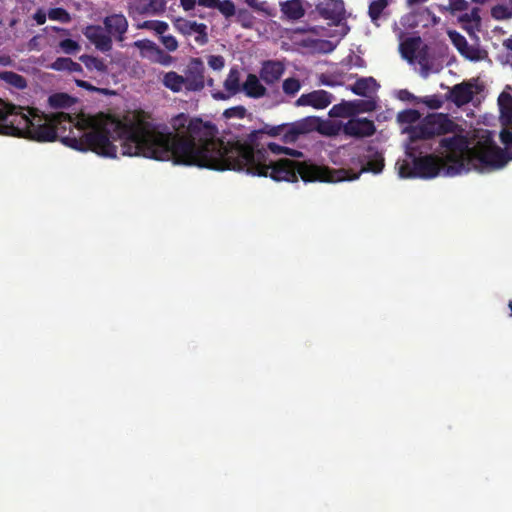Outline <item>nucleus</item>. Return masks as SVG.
<instances>
[{
    "instance_id": "obj_41",
    "label": "nucleus",
    "mask_w": 512,
    "mask_h": 512,
    "mask_svg": "<svg viewBox=\"0 0 512 512\" xmlns=\"http://www.w3.org/2000/svg\"><path fill=\"white\" fill-rule=\"evenodd\" d=\"M491 15L496 20H505L512 17V11L505 5H496L491 9Z\"/></svg>"
},
{
    "instance_id": "obj_25",
    "label": "nucleus",
    "mask_w": 512,
    "mask_h": 512,
    "mask_svg": "<svg viewBox=\"0 0 512 512\" xmlns=\"http://www.w3.org/2000/svg\"><path fill=\"white\" fill-rule=\"evenodd\" d=\"M0 80L18 90H23L27 87L26 78L13 71L0 72Z\"/></svg>"
},
{
    "instance_id": "obj_21",
    "label": "nucleus",
    "mask_w": 512,
    "mask_h": 512,
    "mask_svg": "<svg viewBox=\"0 0 512 512\" xmlns=\"http://www.w3.org/2000/svg\"><path fill=\"white\" fill-rule=\"evenodd\" d=\"M280 10L289 20H299L305 15L302 0H287L280 3Z\"/></svg>"
},
{
    "instance_id": "obj_40",
    "label": "nucleus",
    "mask_w": 512,
    "mask_h": 512,
    "mask_svg": "<svg viewBox=\"0 0 512 512\" xmlns=\"http://www.w3.org/2000/svg\"><path fill=\"white\" fill-rule=\"evenodd\" d=\"M498 105L502 118L512 108V96L509 93L502 92L498 97Z\"/></svg>"
},
{
    "instance_id": "obj_43",
    "label": "nucleus",
    "mask_w": 512,
    "mask_h": 512,
    "mask_svg": "<svg viewBox=\"0 0 512 512\" xmlns=\"http://www.w3.org/2000/svg\"><path fill=\"white\" fill-rule=\"evenodd\" d=\"M172 56L165 53L160 47L157 48L151 60L164 66H168L172 62Z\"/></svg>"
},
{
    "instance_id": "obj_20",
    "label": "nucleus",
    "mask_w": 512,
    "mask_h": 512,
    "mask_svg": "<svg viewBox=\"0 0 512 512\" xmlns=\"http://www.w3.org/2000/svg\"><path fill=\"white\" fill-rule=\"evenodd\" d=\"M449 94V99L458 107L468 104L473 99L472 86L465 82L454 85Z\"/></svg>"
},
{
    "instance_id": "obj_50",
    "label": "nucleus",
    "mask_w": 512,
    "mask_h": 512,
    "mask_svg": "<svg viewBox=\"0 0 512 512\" xmlns=\"http://www.w3.org/2000/svg\"><path fill=\"white\" fill-rule=\"evenodd\" d=\"M450 8L452 11H464L468 7V3L465 0H450Z\"/></svg>"
},
{
    "instance_id": "obj_38",
    "label": "nucleus",
    "mask_w": 512,
    "mask_h": 512,
    "mask_svg": "<svg viewBox=\"0 0 512 512\" xmlns=\"http://www.w3.org/2000/svg\"><path fill=\"white\" fill-rule=\"evenodd\" d=\"M48 17L51 20L67 23L71 20L70 14L64 8H51L48 11Z\"/></svg>"
},
{
    "instance_id": "obj_26",
    "label": "nucleus",
    "mask_w": 512,
    "mask_h": 512,
    "mask_svg": "<svg viewBox=\"0 0 512 512\" xmlns=\"http://www.w3.org/2000/svg\"><path fill=\"white\" fill-rule=\"evenodd\" d=\"M79 60L85 65V67L89 71L96 70L101 74H106L108 72V66L106 65L103 59L85 54L81 55L79 57Z\"/></svg>"
},
{
    "instance_id": "obj_16",
    "label": "nucleus",
    "mask_w": 512,
    "mask_h": 512,
    "mask_svg": "<svg viewBox=\"0 0 512 512\" xmlns=\"http://www.w3.org/2000/svg\"><path fill=\"white\" fill-rule=\"evenodd\" d=\"M224 88L227 93L222 91L212 92V97L215 100H227L241 91L240 72L237 67H232L229 70L227 78L224 81Z\"/></svg>"
},
{
    "instance_id": "obj_32",
    "label": "nucleus",
    "mask_w": 512,
    "mask_h": 512,
    "mask_svg": "<svg viewBox=\"0 0 512 512\" xmlns=\"http://www.w3.org/2000/svg\"><path fill=\"white\" fill-rule=\"evenodd\" d=\"M388 4L389 0H371L368 8V14L371 20H378Z\"/></svg>"
},
{
    "instance_id": "obj_11",
    "label": "nucleus",
    "mask_w": 512,
    "mask_h": 512,
    "mask_svg": "<svg viewBox=\"0 0 512 512\" xmlns=\"http://www.w3.org/2000/svg\"><path fill=\"white\" fill-rule=\"evenodd\" d=\"M375 132L374 121L368 118H351L343 126V133L355 138L370 137Z\"/></svg>"
},
{
    "instance_id": "obj_7",
    "label": "nucleus",
    "mask_w": 512,
    "mask_h": 512,
    "mask_svg": "<svg viewBox=\"0 0 512 512\" xmlns=\"http://www.w3.org/2000/svg\"><path fill=\"white\" fill-rule=\"evenodd\" d=\"M418 149L419 147L416 144H412L411 152L408 153L410 157H413L412 164L404 161L399 166V175L402 178L430 179L436 177L445 161L433 154L416 157L412 152H417Z\"/></svg>"
},
{
    "instance_id": "obj_1",
    "label": "nucleus",
    "mask_w": 512,
    "mask_h": 512,
    "mask_svg": "<svg viewBox=\"0 0 512 512\" xmlns=\"http://www.w3.org/2000/svg\"><path fill=\"white\" fill-rule=\"evenodd\" d=\"M76 118L65 112L52 113V123L57 131V139L78 151H92L99 156L116 158L115 140H121L122 155L143 156L146 158L168 161V157H160L162 140L158 134L168 133V127L157 124L143 117L135 121L123 122L107 117L98 121L95 117Z\"/></svg>"
},
{
    "instance_id": "obj_19",
    "label": "nucleus",
    "mask_w": 512,
    "mask_h": 512,
    "mask_svg": "<svg viewBox=\"0 0 512 512\" xmlns=\"http://www.w3.org/2000/svg\"><path fill=\"white\" fill-rule=\"evenodd\" d=\"M285 71L284 65L280 61L268 60L262 64L260 78L266 84L276 83Z\"/></svg>"
},
{
    "instance_id": "obj_18",
    "label": "nucleus",
    "mask_w": 512,
    "mask_h": 512,
    "mask_svg": "<svg viewBox=\"0 0 512 512\" xmlns=\"http://www.w3.org/2000/svg\"><path fill=\"white\" fill-rule=\"evenodd\" d=\"M318 119L316 117H307L300 121L289 123V130L286 133V138L292 143L296 142L298 138L312 130H314Z\"/></svg>"
},
{
    "instance_id": "obj_4",
    "label": "nucleus",
    "mask_w": 512,
    "mask_h": 512,
    "mask_svg": "<svg viewBox=\"0 0 512 512\" xmlns=\"http://www.w3.org/2000/svg\"><path fill=\"white\" fill-rule=\"evenodd\" d=\"M0 134L24 137L37 142L57 140L52 114H39L35 108L17 106L1 98Z\"/></svg>"
},
{
    "instance_id": "obj_12",
    "label": "nucleus",
    "mask_w": 512,
    "mask_h": 512,
    "mask_svg": "<svg viewBox=\"0 0 512 512\" xmlns=\"http://www.w3.org/2000/svg\"><path fill=\"white\" fill-rule=\"evenodd\" d=\"M333 100V95L326 90H314L302 94L295 102L297 106H311L314 109H325Z\"/></svg>"
},
{
    "instance_id": "obj_58",
    "label": "nucleus",
    "mask_w": 512,
    "mask_h": 512,
    "mask_svg": "<svg viewBox=\"0 0 512 512\" xmlns=\"http://www.w3.org/2000/svg\"><path fill=\"white\" fill-rule=\"evenodd\" d=\"M295 33H299V34L315 33V28L314 27H310L308 25L302 26V27H297L295 29Z\"/></svg>"
},
{
    "instance_id": "obj_22",
    "label": "nucleus",
    "mask_w": 512,
    "mask_h": 512,
    "mask_svg": "<svg viewBox=\"0 0 512 512\" xmlns=\"http://www.w3.org/2000/svg\"><path fill=\"white\" fill-rule=\"evenodd\" d=\"M245 94L251 98H260L266 94V88L260 83L255 74H248L242 86Z\"/></svg>"
},
{
    "instance_id": "obj_49",
    "label": "nucleus",
    "mask_w": 512,
    "mask_h": 512,
    "mask_svg": "<svg viewBox=\"0 0 512 512\" xmlns=\"http://www.w3.org/2000/svg\"><path fill=\"white\" fill-rule=\"evenodd\" d=\"M208 65L213 70H221L225 65V60L221 55H211L208 57Z\"/></svg>"
},
{
    "instance_id": "obj_52",
    "label": "nucleus",
    "mask_w": 512,
    "mask_h": 512,
    "mask_svg": "<svg viewBox=\"0 0 512 512\" xmlns=\"http://www.w3.org/2000/svg\"><path fill=\"white\" fill-rule=\"evenodd\" d=\"M86 90L91 92H97L103 95H112L114 94V91L107 89V88H98L93 86L91 83H88Z\"/></svg>"
},
{
    "instance_id": "obj_6",
    "label": "nucleus",
    "mask_w": 512,
    "mask_h": 512,
    "mask_svg": "<svg viewBox=\"0 0 512 512\" xmlns=\"http://www.w3.org/2000/svg\"><path fill=\"white\" fill-rule=\"evenodd\" d=\"M451 137H444L440 140L439 146L447 151L443 159L447 164V174L450 176L466 173L469 171L468 160L471 147L466 136L456 134Z\"/></svg>"
},
{
    "instance_id": "obj_36",
    "label": "nucleus",
    "mask_w": 512,
    "mask_h": 512,
    "mask_svg": "<svg viewBox=\"0 0 512 512\" xmlns=\"http://www.w3.org/2000/svg\"><path fill=\"white\" fill-rule=\"evenodd\" d=\"M420 113L415 109H407L398 113L397 119L403 124H412L418 121Z\"/></svg>"
},
{
    "instance_id": "obj_14",
    "label": "nucleus",
    "mask_w": 512,
    "mask_h": 512,
    "mask_svg": "<svg viewBox=\"0 0 512 512\" xmlns=\"http://www.w3.org/2000/svg\"><path fill=\"white\" fill-rule=\"evenodd\" d=\"M449 37L457 51L466 59L479 61L483 58L482 51L468 44L466 38L457 31H449Z\"/></svg>"
},
{
    "instance_id": "obj_53",
    "label": "nucleus",
    "mask_w": 512,
    "mask_h": 512,
    "mask_svg": "<svg viewBox=\"0 0 512 512\" xmlns=\"http://www.w3.org/2000/svg\"><path fill=\"white\" fill-rule=\"evenodd\" d=\"M47 15L44 11L38 10L33 15V19L38 25H43L46 22Z\"/></svg>"
},
{
    "instance_id": "obj_46",
    "label": "nucleus",
    "mask_w": 512,
    "mask_h": 512,
    "mask_svg": "<svg viewBox=\"0 0 512 512\" xmlns=\"http://www.w3.org/2000/svg\"><path fill=\"white\" fill-rule=\"evenodd\" d=\"M61 49L67 54H73L79 50V44L72 39H64L60 42Z\"/></svg>"
},
{
    "instance_id": "obj_54",
    "label": "nucleus",
    "mask_w": 512,
    "mask_h": 512,
    "mask_svg": "<svg viewBox=\"0 0 512 512\" xmlns=\"http://www.w3.org/2000/svg\"><path fill=\"white\" fill-rule=\"evenodd\" d=\"M255 11L263 12L266 15H270L269 8L267 2H257V5L253 8Z\"/></svg>"
},
{
    "instance_id": "obj_31",
    "label": "nucleus",
    "mask_w": 512,
    "mask_h": 512,
    "mask_svg": "<svg viewBox=\"0 0 512 512\" xmlns=\"http://www.w3.org/2000/svg\"><path fill=\"white\" fill-rule=\"evenodd\" d=\"M139 29L152 30L160 37L168 30L169 26L165 21L160 20H146L137 26Z\"/></svg>"
},
{
    "instance_id": "obj_59",
    "label": "nucleus",
    "mask_w": 512,
    "mask_h": 512,
    "mask_svg": "<svg viewBox=\"0 0 512 512\" xmlns=\"http://www.w3.org/2000/svg\"><path fill=\"white\" fill-rule=\"evenodd\" d=\"M430 108L438 109L441 107L442 102L438 99H431L426 102Z\"/></svg>"
},
{
    "instance_id": "obj_48",
    "label": "nucleus",
    "mask_w": 512,
    "mask_h": 512,
    "mask_svg": "<svg viewBox=\"0 0 512 512\" xmlns=\"http://www.w3.org/2000/svg\"><path fill=\"white\" fill-rule=\"evenodd\" d=\"M69 63L70 58L59 57L51 64V68L56 71H68L70 67Z\"/></svg>"
},
{
    "instance_id": "obj_17",
    "label": "nucleus",
    "mask_w": 512,
    "mask_h": 512,
    "mask_svg": "<svg viewBox=\"0 0 512 512\" xmlns=\"http://www.w3.org/2000/svg\"><path fill=\"white\" fill-rule=\"evenodd\" d=\"M319 14L333 23H339L345 15L343 0H325L317 6Z\"/></svg>"
},
{
    "instance_id": "obj_2",
    "label": "nucleus",
    "mask_w": 512,
    "mask_h": 512,
    "mask_svg": "<svg viewBox=\"0 0 512 512\" xmlns=\"http://www.w3.org/2000/svg\"><path fill=\"white\" fill-rule=\"evenodd\" d=\"M173 132L156 134L158 140H162L160 157H168L174 164L197 166L202 158L211 161L218 158L241 159L258 151L267 150L261 143L263 135L270 137L281 136L284 143H292L286 138L289 123L279 125L264 124L262 128L251 131L245 138L232 137L228 140L217 138L218 129L211 122H204L200 118H190L187 114L180 113L171 119Z\"/></svg>"
},
{
    "instance_id": "obj_44",
    "label": "nucleus",
    "mask_w": 512,
    "mask_h": 512,
    "mask_svg": "<svg viewBox=\"0 0 512 512\" xmlns=\"http://www.w3.org/2000/svg\"><path fill=\"white\" fill-rule=\"evenodd\" d=\"M246 108L244 106H234L224 111L223 116L227 119L239 118L242 119L246 115Z\"/></svg>"
},
{
    "instance_id": "obj_8",
    "label": "nucleus",
    "mask_w": 512,
    "mask_h": 512,
    "mask_svg": "<svg viewBox=\"0 0 512 512\" xmlns=\"http://www.w3.org/2000/svg\"><path fill=\"white\" fill-rule=\"evenodd\" d=\"M460 130V126L451 120L447 114H432L426 116L420 125L412 128L410 139L412 144H416L419 140H429L436 136L456 133Z\"/></svg>"
},
{
    "instance_id": "obj_15",
    "label": "nucleus",
    "mask_w": 512,
    "mask_h": 512,
    "mask_svg": "<svg viewBox=\"0 0 512 512\" xmlns=\"http://www.w3.org/2000/svg\"><path fill=\"white\" fill-rule=\"evenodd\" d=\"M86 38L95 45L101 52H108L112 49V39L99 25H89L84 31Z\"/></svg>"
},
{
    "instance_id": "obj_5",
    "label": "nucleus",
    "mask_w": 512,
    "mask_h": 512,
    "mask_svg": "<svg viewBox=\"0 0 512 512\" xmlns=\"http://www.w3.org/2000/svg\"><path fill=\"white\" fill-rule=\"evenodd\" d=\"M510 160L512 155L497 146L490 136H486L471 147L468 167L469 171L472 168L480 172L491 171L503 168Z\"/></svg>"
},
{
    "instance_id": "obj_24",
    "label": "nucleus",
    "mask_w": 512,
    "mask_h": 512,
    "mask_svg": "<svg viewBox=\"0 0 512 512\" xmlns=\"http://www.w3.org/2000/svg\"><path fill=\"white\" fill-rule=\"evenodd\" d=\"M163 85L175 93L180 92L185 88L184 76L174 71L167 72L163 77Z\"/></svg>"
},
{
    "instance_id": "obj_55",
    "label": "nucleus",
    "mask_w": 512,
    "mask_h": 512,
    "mask_svg": "<svg viewBox=\"0 0 512 512\" xmlns=\"http://www.w3.org/2000/svg\"><path fill=\"white\" fill-rule=\"evenodd\" d=\"M197 0H180V5L185 11L194 9Z\"/></svg>"
},
{
    "instance_id": "obj_60",
    "label": "nucleus",
    "mask_w": 512,
    "mask_h": 512,
    "mask_svg": "<svg viewBox=\"0 0 512 512\" xmlns=\"http://www.w3.org/2000/svg\"><path fill=\"white\" fill-rule=\"evenodd\" d=\"M501 119L505 124L512 125V108Z\"/></svg>"
},
{
    "instance_id": "obj_30",
    "label": "nucleus",
    "mask_w": 512,
    "mask_h": 512,
    "mask_svg": "<svg viewBox=\"0 0 512 512\" xmlns=\"http://www.w3.org/2000/svg\"><path fill=\"white\" fill-rule=\"evenodd\" d=\"M353 112L354 110L352 109L350 101H342L339 104H335L330 109L329 116L335 118L353 117Z\"/></svg>"
},
{
    "instance_id": "obj_42",
    "label": "nucleus",
    "mask_w": 512,
    "mask_h": 512,
    "mask_svg": "<svg viewBox=\"0 0 512 512\" xmlns=\"http://www.w3.org/2000/svg\"><path fill=\"white\" fill-rule=\"evenodd\" d=\"M134 47L138 48L142 53L147 52L154 55L158 46L149 39L137 40L134 42Z\"/></svg>"
},
{
    "instance_id": "obj_35",
    "label": "nucleus",
    "mask_w": 512,
    "mask_h": 512,
    "mask_svg": "<svg viewBox=\"0 0 512 512\" xmlns=\"http://www.w3.org/2000/svg\"><path fill=\"white\" fill-rule=\"evenodd\" d=\"M216 9L227 19L235 16L236 14V6L232 0H218V5Z\"/></svg>"
},
{
    "instance_id": "obj_3",
    "label": "nucleus",
    "mask_w": 512,
    "mask_h": 512,
    "mask_svg": "<svg viewBox=\"0 0 512 512\" xmlns=\"http://www.w3.org/2000/svg\"><path fill=\"white\" fill-rule=\"evenodd\" d=\"M241 159L218 158L198 160V167L212 170L224 171L234 170L242 171L253 176L270 177L274 181L297 182L300 177L304 182H327L336 183L345 180H355L361 173L371 172L380 173L384 166V157L375 146L368 145L362 155L358 157L361 169L359 173H351L344 168L332 169L326 166H319L309 162H298L290 159H279L273 161L269 158L267 150L258 151L256 154H250V157L241 154Z\"/></svg>"
},
{
    "instance_id": "obj_23",
    "label": "nucleus",
    "mask_w": 512,
    "mask_h": 512,
    "mask_svg": "<svg viewBox=\"0 0 512 512\" xmlns=\"http://www.w3.org/2000/svg\"><path fill=\"white\" fill-rule=\"evenodd\" d=\"M166 9V0H149L145 3H139L136 10L140 15H160Z\"/></svg>"
},
{
    "instance_id": "obj_45",
    "label": "nucleus",
    "mask_w": 512,
    "mask_h": 512,
    "mask_svg": "<svg viewBox=\"0 0 512 512\" xmlns=\"http://www.w3.org/2000/svg\"><path fill=\"white\" fill-rule=\"evenodd\" d=\"M319 82L322 85L329 86V87H336L343 84V81L338 79L337 75L335 74H321L319 76Z\"/></svg>"
},
{
    "instance_id": "obj_28",
    "label": "nucleus",
    "mask_w": 512,
    "mask_h": 512,
    "mask_svg": "<svg viewBox=\"0 0 512 512\" xmlns=\"http://www.w3.org/2000/svg\"><path fill=\"white\" fill-rule=\"evenodd\" d=\"M48 103L52 108H69L75 103V99L66 93H55L49 96Z\"/></svg>"
},
{
    "instance_id": "obj_9",
    "label": "nucleus",
    "mask_w": 512,
    "mask_h": 512,
    "mask_svg": "<svg viewBox=\"0 0 512 512\" xmlns=\"http://www.w3.org/2000/svg\"><path fill=\"white\" fill-rule=\"evenodd\" d=\"M185 90L201 91L205 87V66L200 58H192L185 69Z\"/></svg>"
},
{
    "instance_id": "obj_13",
    "label": "nucleus",
    "mask_w": 512,
    "mask_h": 512,
    "mask_svg": "<svg viewBox=\"0 0 512 512\" xmlns=\"http://www.w3.org/2000/svg\"><path fill=\"white\" fill-rule=\"evenodd\" d=\"M103 24L110 37L113 36L119 42L125 39L129 24L123 14L119 13L106 16L103 20Z\"/></svg>"
},
{
    "instance_id": "obj_39",
    "label": "nucleus",
    "mask_w": 512,
    "mask_h": 512,
    "mask_svg": "<svg viewBox=\"0 0 512 512\" xmlns=\"http://www.w3.org/2000/svg\"><path fill=\"white\" fill-rule=\"evenodd\" d=\"M235 16L243 28H251L253 25V15L247 9H238Z\"/></svg>"
},
{
    "instance_id": "obj_27",
    "label": "nucleus",
    "mask_w": 512,
    "mask_h": 512,
    "mask_svg": "<svg viewBox=\"0 0 512 512\" xmlns=\"http://www.w3.org/2000/svg\"><path fill=\"white\" fill-rule=\"evenodd\" d=\"M376 85V80L372 77L360 78L351 87L350 90L358 96L366 97L372 86Z\"/></svg>"
},
{
    "instance_id": "obj_61",
    "label": "nucleus",
    "mask_w": 512,
    "mask_h": 512,
    "mask_svg": "<svg viewBox=\"0 0 512 512\" xmlns=\"http://www.w3.org/2000/svg\"><path fill=\"white\" fill-rule=\"evenodd\" d=\"M12 62L11 58L9 56L3 55L0 56V65L8 66Z\"/></svg>"
},
{
    "instance_id": "obj_10",
    "label": "nucleus",
    "mask_w": 512,
    "mask_h": 512,
    "mask_svg": "<svg viewBox=\"0 0 512 512\" xmlns=\"http://www.w3.org/2000/svg\"><path fill=\"white\" fill-rule=\"evenodd\" d=\"M173 27L184 36H190L196 33L195 42L199 45L208 43L207 25L204 23H197L196 21L179 17L173 21Z\"/></svg>"
},
{
    "instance_id": "obj_34",
    "label": "nucleus",
    "mask_w": 512,
    "mask_h": 512,
    "mask_svg": "<svg viewBox=\"0 0 512 512\" xmlns=\"http://www.w3.org/2000/svg\"><path fill=\"white\" fill-rule=\"evenodd\" d=\"M267 149L271 153L276 154V155L286 154V155H290V156H293V157H300V156H302V152H300L298 150L291 149V148H288V147H285V146H281V145H278V144L273 143V142H270V143L267 144Z\"/></svg>"
},
{
    "instance_id": "obj_51",
    "label": "nucleus",
    "mask_w": 512,
    "mask_h": 512,
    "mask_svg": "<svg viewBox=\"0 0 512 512\" xmlns=\"http://www.w3.org/2000/svg\"><path fill=\"white\" fill-rule=\"evenodd\" d=\"M501 142L509 149L512 145V131L510 130H502L500 133Z\"/></svg>"
},
{
    "instance_id": "obj_62",
    "label": "nucleus",
    "mask_w": 512,
    "mask_h": 512,
    "mask_svg": "<svg viewBox=\"0 0 512 512\" xmlns=\"http://www.w3.org/2000/svg\"><path fill=\"white\" fill-rule=\"evenodd\" d=\"M400 95H401V99L402 100L413 98V95L409 91H407V90L400 91Z\"/></svg>"
},
{
    "instance_id": "obj_57",
    "label": "nucleus",
    "mask_w": 512,
    "mask_h": 512,
    "mask_svg": "<svg viewBox=\"0 0 512 512\" xmlns=\"http://www.w3.org/2000/svg\"><path fill=\"white\" fill-rule=\"evenodd\" d=\"M69 65H70L69 70H68L69 72H77V73L83 72L81 64L73 61L71 58H70Z\"/></svg>"
},
{
    "instance_id": "obj_56",
    "label": "nucleus",
    "mask_w": 512,
    "mask_h": 512,
    "mask_svg": "<svg viewBox=\"0 0 512 512\" xmlns=\"http://www.w3.org/2000/svg\"><path fill=\"white\" fill-rule=\"evenodd\" d=\"M197 2L200 6L206 8H216L218 5V0H198Z\"/></svg>"
},
{
    "instance_id": "obj_64",
    "label": "nucleus",
    "mask_w": 512,
    "mask_h": 512,
    "mask_svg": "<svg viewBox=\"0 0 512 512\" xmlns=\"http://www.w3.org/2000/svg\"><path fill=\"white\" fill-rule=\"evenodd\" d=\"M257 2L258 0H245V3L252 9L257 5Z\"/></svg>"
},
{
    "instance_id": "obj_63",
    "label": "nucleus",
    "mask_w": 512,
    "mask_h": 512,
    "mask_svg": "<svg viewBox=\"0 0 512 512\" xmlns=\"http://www.w3.org/2000/svg\"><path fill=\"white\" fill-rule=\"evenodd\" d=\"M75 83H76V85H77L78 87L83 88V89H85V90H86L87 85H88V83H89V82H88V81H85V80H78V79H77V80H75Z\"/></svg>"
},
{
    "instance_id": "obj_47",
    "label": "nucleus",
    "mask_w": 512,
    "mask_h": 512,
    "mask_svg": "<svg viewBox=\"0 0 512 512\" xmlns=\"http://www.w3.org/2000/svg\"><path fill=\"white\" fill-rule=\"evenodd\" d=\"M160 42L170 52L176 51L178 48V41L176 40V38L173 35L161 36Z\"/></svg>"
},
{
    "instance_id": "obj_33",
    "label": "nucleus",
    "mask_w": 512,
    "mask_h": 512,
    "mask_svg": "<svg viewBox=\"0 0 512 512\" xmlns=\"http://www.w3.org/2000/svg\"><path fill=\"white\" fill-rule=\"evenodd\" d=\"M350 104L354 110L353 116L358 113L372 112L376 109V104L373 100H353L350 101Z\"/></svg>"
},
{
    "instance_id": "obj_37",
    "label": "nucleus",
    "mask_w": 512,
    "mask_h": 512,
    "mask_svg": "<svg viewBox=\"0 0 512 512\" xmlns=\"http://www.w3.org/2000/svg\"><path fill=\"white\" fill-rule=\"evenodd\" d=\"M283 91L289 96H294L301 88L300 81L294 77L287 78L283 81Z\"/></svg>"
},
{
    "instance_id": "obj_29",
    "label": "nucleus",
    "mask_w": 512,
    "mask_h": 512,
    "mask_svg": "<svg viewBox=\"0 0 512 512\" xmlns=\"http://www.w3.org/2000/svg\"><path fill=\"white\" fill-rule=\"evenodd\" d=\"M420 44V37L407 38L400 44V50L404 58L413 60Z\"/></svg>"
}]
</instances>
